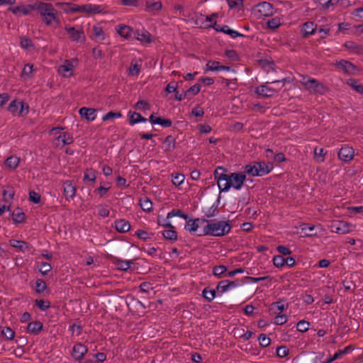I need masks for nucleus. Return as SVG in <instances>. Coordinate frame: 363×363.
I'll use <instances>...</instances> for the list:
<instances>
[{
  "mask_svg": "<svg viewBox=\"0 0 363 363\" xmlns=\"http://www.w3.org/2000/svg\"><path fill=\"white\" fill-rule=\"evenodd\" d=\"M29 201L34 203H39L40 202V195L34 191H30L29 192Z\"/></svg>",
  "mask_w": 363,
  "mask_h": 363,
  "instance_id": "nucleus-64",
  "label": "nucleus"
},
{
  "mask_svg": "<svg viewBox=\"0 0 363 363\" xmlns=\"http://www.w3.org/2000/svg\"><path fill=\"white\" fill-rule=\"evenodd\" d=\"M216 289H209L208 287L203 289L202 291L203 297L208 302L212 301L216 296Z\"/></svg>",
  "mask_w": 363,
  "mask_h": 363,
  "instance_id": "nucleus-37",
  "label": "nucleus"
},
{
  "mask_svg": "<svg viewBox=\"0 0 363 363\" xmlns=\"http://www.w3.org/2000/svg\"><path fill=\"white\" fill-rule=\"evenodd\" d=\"M267 25L270 29H277L281 25V19L279 17L272 18L267 21Z\"/></svg>",
  "mask_w": 363,
  "mask_h": 363,
  "instance_id": "nucleus-43",
  "label": "nucleus"
},
{
  "mask_svg": "<svg viewBox=\"0 0 363 363\" xmlns=\"http://www.w3.org/2000/svg\"><path fill=\"white\" fill-rule=\"evenodd\" d=\"M214 179L217 181L220 192H227L231 187L240 190L246 179V175L242 172L228 174V169L218 166L216 168Z\"/></svg>",
  "mask_w": 363,
  "mask_h": 363,
  "instance_id": "nucleus-1",
  "label": "nucleus"
},
{
  "mask_svg": "<svg viewBox=\"0 0 363 363\" xmlns=\"http://www.w3.org/2000/svg\"><path fill=\"white\" fill-rule=\"evenodd\" d=\"M115 228L119 233H126L130 230V225L125 219H118L115 221Z\"/></svg>",
  "mask_w": 363,
  "mask_h": 363,
  "instance_id": "nucleus-25",
  "label": "nucleus"
},
{
  "mask_svg": "<svg viewBox=\"0 0 363 363\" xmlns=\"http://www.w3.org/2000/svg\"><path fill=\"white\" fill-rule=\"evenodd\" d=\"M345 47L352 52L356 54H362L363 53V46L357 44L353 41H346L345 43Z\"/></svg>",
  "mask_w": 363,
  "mask_h": 363,
  "instance_id": "nucleus-30",
  "label": "nucleus"
},
{
  "mask_svg": "<svg viewBox=\"0 0 363 363\" xmlns=\"http://www.w3.org/2000/svg\"><path fill=\"white\" fill-rule=\"evenodd\" d=\"M57 141H61L62 145H69L73 142V138L69 133L66 132L60 133L57 138Z\"/></svg>",
  "mask_w": 363,
  "mask_h": 363,
  "instance_id": "nucleus-34",
  "label": "nucleus"
},
{
  "mask_svg": "<svg viewBox=\"0 0 363 363\" xmlns=\"http://www.w3.org/2000/svg\"><path fill=\"white\" fill-rule=\"evenodd\" d=\"M187 220L184 228L191 234L194 233L198 230L199 227V223H204L207 222V219L205 218L196 219H190L189 218Z\"/></svg>",
  "mask_w": 363,
  "mask_h": 363,
  "instance_id": "nucleus-15",
  "label": "nucleus"
},
{
  "mask_svg": "<svg viewBox=\"0 0 363 363\" xmlns=\"http://www.w3.org/2000/svg\"><path fill=\"white\" fill-rule=\"evenodd\" d=\"M164 144L165 145V151H172L175 148V138L172 135H168L165 138Z\"/></svg>",
  "mask_w": 363,
  "mask_h": 363,
  "instance_id": "nucleus-36",
  "label": "nucleus"
},
{
  "mask_svg": "<svg viewBox=\"0 0 363 363\" xmlns=\"http://www.w3.org/2000/svg\"><path fill=\"white\" fill-rule=\"evenodd\" d=\"M309 325L310 324L308 321L300 320L296 325V328L298 331L304 333L308 330Z\"/></svg>",
  "mask_w": 363,
  "mask_h": 363,
  "instance_id": "nucleus-59",
  "label": "nucleus"
},
{
  "mask_svg": "<svg viewBox=\"0 0 363 363\" xmlns=\"http://www.w3.org/2000/svg\"><path fill=\"white\" fill-rule=\"evenodd\" d=\"M35 303L42 311H45L50 307V301L43 299H36Z\"/></svg>",
  "mask_w": 363,
  "mask_h": 363,
  "instance_id": "nucleus-51",
  "label": "nucleus"
},
{
  "mask_svg": "<svg viewBox=\"0 0 363 363\" xmlns=\"http://www.w3.org/2000/svg\"><path fill=\"white\" fill-rule=\"evenodd\" d=\"M172 183L175 186L181 185L185 179V177L183 174L177 173L175 174H172Z\"/></svg>",
  "mask_w": 363,
  "mask_h": 363,
  "instance_id": "nucleus-55",
  "label": "nucleus"
},
{
  "mask_svg": "<svg viewBox=\"0 0 363 363\" xmlns=\"http://www.w3.org/2000/svg\"><path fill=\"white\" fill-rule=\"evenodd\" d=\"M270 82H267L257 86L255 89V93L263 98H270L274 96L275 94H277L281 91V88H275L268 86V84Z\"/></svg>",
  "mask_w": 363,
  "mask_h": 363,
  "instance_id": "nucleus-4",
  "label": "nucleus"
},
{
  "mask_svg": "<svg viewBox=\"0 0 363 363\" xmlns=\"http://www.w3.org/2000/svg\"><path fill=\"white\" fill-rule=\"evenodd\" d=\"M256 167L259 172V176H264L272 172L273 165L271 162H256Z\"/></svg>",
  "mask_w": 363,
  "mask_h": 363,
  "instance_id": "nucleus-21",
  "label": "nucleus"
},
{
  "mask_svg": "<svg viewBox=\"0 0 363 363\" xmlns=\"http://www.w3.org/2000/svg\"><path fill=\"white\" fill-rule=\"evenodd\" d=\"M9 242L11 247L18 249V251L22 252H29L32 248L29 243L23 240L13 239L10 240Z\"/></svg>",
  "mask_w": 363,
  "mask_h": 363,
  "instance_id": "nucleus-17",
  "label": "nucleus"
},
{
  "mask_svg": "<svg viewBox=\"0 0 363 363\" xmlns=\"http://www.w3.org/2000/svg\"><path fill=\"white\" fill-rule=\"evenodd\" d=\"M93 37L92 38L96 42H102L105 40V33L102 27L99 24H96L93 26Z\"/></svg>",
  "mask_w": 363,
  "mask_h": 363,
  "instance_id": "nucleus-23",
  "label": "nucleus"
},
{
  "mask_svg": "<svg viewBox=\"0 0 363 363\" xmlns=\"http://www.w3.org/2000/svg\"><path fill=\"white\" fill-rule=\"evenodd\" d=\"M74 65L72 62L66 60L62 65L59 67L58 72L64 77H71L73 75Z\"/></svg>",
  "mask_w": 363,
  "mask_h": 363,
  "instance_id": "nucleus-18",
  "label": "nucleus"
},
{
  "mask_svg": "<svg viewBox=\"0 0 363 363\" xmlns=\"http://www.w3.org/2000/svg\"><path fill=\"white\" fill-rule=\"evenodd\" d=\"M219 211L218 205L213 204L205 212V217L211 218L218 216Z\"/></svg>",
  "mask_w": 363,
  "mask_h": 363,
  "instance_id": "nucleus-48",
  "label": "nucleus"
},
{
  "mask_svg": "<svg viewBox=\"0 0 363 363\" xmlns=\"http://www.w3.org/2000/svg\"><path fill=\"white\" fill-rule=\"evenodd\" d=\"M326 152L324 151L323 148H318L316 147L314 149V157L317 160L318 162H323L325 160V155Z\"/></svg>",
  "mask_w": 363,
  "mask_h": 363,
  "instance_id": "nucleus-46",
  "label": "nucleus"
},
{
  "mask_svg": "<svg viewBox=\"0 0 363 363\" xmlns=\"http://www.w3.org/2000/svg\"><path fill=\"white\" fill-rule=\"evenodd\" d=\"M146 6H147V9L150 11H159L162 9V4L160 1H155V2H151V1H147L146 2Z\"/></svg>",
  "mask_w": 363,
  "mask_h": 363,
  "instance_id": "nucleus-56",
  "label": "nucleus"
},
{
  "mask_svg": "<svg viewBox=\"0 0 363 363\" xmlns=\"http://www.w3.org/2000/svg\"><path fill=\"white\" fill-rule=\"evenodd\" d=\"M257 12L262 16H271L274 14V8L272 4L266 1L259 3L257 5Z\"/></svg>",
  "mask_w": 363,
  "mask_h": 363,
  "instance_id": "nucleus-14",
  "label": "nucleus"
},
{
  "mask_svg": "<svg viewBox=\"0 0 363 363\" xmlns=\"http://www.w3.org/2000/svg\"><path fill=\"white\" fill-rule=\"evenodd\" d=\"M239 285L238 283L234 281H230L228 279L220 281L217 286L216 290L220 295L237 287Z\"/></svg>",
  "mask_w": 363,
  "mask_h": 363,
  "instance_id": "nucleus-13",
  "label": "nucleus"
},
{
  "mask_svg": "<svg viewBox=\"0 0 363 363\" xmlns=\"http://www.w3.org/2000/svg\"><path fill=\"white\" fill-rule=\"evenodd\" d=\"M259 345L262 347H266L269 345L271 342L270 338H269L265 334H260L258 337Z\"/></svg>",
  "mask_w": 363,
  "mask_h": 363,
  "instance_id": "nucleus-58",
  "label": "nucleus"
},
{
  "mask_svg": "<svg viewBox=\"0 0 363 363\" xmlns=\"http://www.w3.org/2000/svg\"><path fill=\"white\" fill-rule=\"evenodd\" d=\"M207 224L203 227V235L213 237H222L228 234L232 228L230 220H208ZM199 235H202L200 234Z\"/></svg>",
  "mask_w": 363,
  "mask_h": 363,
  "instance_id": "nucleus-2",
  "label": "nucleus"
},
{
  "mask_svg": "<svg viewBox=\"0 0 363 363\" xmlns=\"http://www.w3.org/2000/svg\"><path fill=\"white\" fill-rule=\"evenodd\" d=\"M88 348L81 342H77L72 347V357L77 361L83 359L87 353Z\"/></svg>",
  "mask_w": 363,
  "mask_h": 363,
  "instance_id": "nucleus-10",
  "label": "nucleus"
},
{
  "mask_svg": "<svg viewBox=\"0 0 363 363\" xmlns=\"http://www.w3.org/2000/svg\"><path fill=\"white\" fill-rule=\"evenodd\" d=\"M303 83L305 84V89L313 94H324L327 90V88L323 84L319 82L314 78L308 79L306 83Z\"/></svg>",
  "mask_w": 363,
  "mask_h": 363,
  "instance_id": "nucleus-5",
  "label": "nucleus"
},
{
  "mask_svg": "<svg viewBox=\"0 0 363 363\" xmlns=\"http://www.w3.org/2000/svg\"><path fill=\"white\" fill-rule=\"evenodd\" d=\"M22 48L28 49L33 47V43L30 38L22 37L20 42Z\"/></svg>",
  "mask_w": 363,
  "mask_h": 363,
  "instance_id": "nucleus-60",
  "label": "nucleus"
},
{
  "mask_svg": "<svg viewBox=\"0 0 363 363\" xmlns=\"http://www.w3.org/2000/svg\"><path fill=\"white\" fill-rule=\"evenodd\" d=\"M135 35L136 38L143 43H150L151 42V35L145 29L142 30H138Z\"/></svg>",
  "mask_w": 363,
  "mask_h": 363,
  "instance_id": "nucleus-28",
  "label": "nucleus"
},
{
  "mask_svg": "<svg viewBox=\"0 0 363 363\" xmlns=\"http://www.w3.org/2000/svg\"><path fill=\"white\" fill-rule=\"evenodd\" d=\"M20 163V157L12 155L8 157L5 161V165L11 169L17 168Z\"/></svg>",
  "mask_w": 363,
  "mask_h": 363,
  "instance_id": "nucleus-33",
  "label": "nucleus"
},
{
  "mask_svg": "<svg viewBox=\"0 0 363 363\" xmlns=\"http://www.w3.org/2000/svg\"><path fill=\"white\" fill-rule=\"evenodd\" d=\"M317 29V25L313 21H307L303 25L302 31L303 37L306 38L315 33Z\"/></svg>",
  "mask_w": 363,
  "mask_h": 363,
  "instance_id": "nucleus-26",
  "label": "nucleus"
},
{
  "mask_svg": "<svg viewBox=\"0 0 363 363\" xmlns=\"http://www.w3.org/2000/svg\"><path fill=\"white\" fill-rule=\"evenodd\" d=\"M245 172L252 177H260L259 172L256 167V162L253 164H250L244 167Z\"/></svg>",
  "mask_w": 363,
  "mask_h": 363,
  "instance_id": "nucleus-35",
  "label": "nucleus"
},
{
  "mask_svg": "<svg viewBox=\"0 0 363 363\" xmlns=\"http://www.w3.org/2000/svg\"><path fill=\"white\" fill-rule=\"evenodd\" d=\"M128 115L130 116L129 123L133 125L135 123H138L140 122H147V119L143 117L140 113L137 112L132 113L129 111Z\"/></svg>",
  "mask_w": 363,
  "mask_h": 363,
  "instance_id": "nucleus-29",
  "label": "nucleus"
},
{
  "mask_svg": "<svg viewBox=\"0 0 363 363\" xmlns=\"http://www.w3.org/2000/svg\"><path fill=\"white\" fill-rule=\"evenodd\" d=\"M47 289V284L45 281L38 279L35 283V290L37 294H41Z\"/></svg>",
  "mask_w": 363,
  "mask_h": 363,
  "instance_id": "nucleus-45",
  "label": "nucleus"
},
{
  "mask_svg": "<svg viewBox=\"0 0 363 363\" xmlns=\"http://www.w3.org/2000/svg\"><path fill=\"white\" fill-rule=\"evenodd\" d=\"M1 335L8 340H11L15 336V332L10 327H4L1 330Z\"/></svg>",
  "mask_w": 363,
  "mask_h": 363,
  "instance_id": "nucleus-42",
  "label": "nucleus"
},
{
  "mask_svg": "<svg viewBox=\"0 0 363 363\" xmlns=\"http://www.w3.org/2000/svg\"><path fill=\"white\" fill-rule=\"evenodd\" d=\"M52 269L51 265L48 262H40L39 272L43 275H47Z\"/></svg>",
  "mask_w": 363,
  "mask_h": 363,
  "instance_id": "nucleus-54",
  "label": "nucleus"
},
{
  "mask_svg": "<svg viewBox=\"0 0 363 363\" xmlns=\"http://www.w3.org/2000/svg\"><path fill=\"white\" fill-rule=\"evenodd\" d=\"M115 264L118 269L127 271L133 264V262L131 260L117 259Z\"/></svg>",
  "mask_w": 363,
  "mask_h": 363,
  "instance_id": "nucleus-39",
  "label": "nucleus"
},
{
  "mask_svg": "<svg viewBox=\"0 0 363 363\" xmlns=\"http://www.w3.org/2000/svg\"><path fill=\"white\" fill-rule=\"evenodd\" d=\"M337 155L340 160L348 162L353 159L354 151L352 147L345 145L340 149Z\"/></svg>",
  "mask_w": 363,
  "mask_h": 363,
  "instance_id": "nucleus-11",
  "label": "nucleus"
},
{
  "mask_svg": "<svg viewBox=\"0 0 363 363\" xmlns=\"http://www.w3.org/2000/svg\"><path fill=\"white\" fill-rule=\"evenodd\" d=\"M149 121L152 124H158L165 128L172 126V122L170 119L162 118L160 117H156L154 114L150 116Z\"/></svg>",
  "mask_w": 363,
  "mask_h": 363,
  "instance_id": "nucleus-24",
  "label": "nucleus"
},
{
  "mask_svg": "<svg viewBox=\"0 0 363 363\" xmlns=\"http://www.w3.org/2000/svg\"><path fill=\"white\" fill-rule=\"evenodd\" d=\"M79 113L82 118H85L87 121H93L96 117V109L91 108L82 107L79 109Z\"/></svg>",
  "mask_w": 363,
  "mask_h": 363,
  "instance_id": "nucleus-19",
  "label": "nucleus"
},
{
  "mask_svg": "<svg viewBox=\"0 0 363 363\" xmlns=\"http://www.w3.org/2000/svg\"><path fill=\"white\" fill-rule=\"evenodd\" d=\"M335 65L337 68L348 74L354 75L359 71V69L356 65L345 60H341L340 61L336 62Z\"/></svg>",
  "mask_w": 363,
  "mask_h": 363,
  "instance_id": "nucleus-9",
  "label": "nucleus"
},
{
  "mask_svg": "<svg viewBox=\"0 0 363 363\" xmlns=\"http://www.w3.org/2000/svg\"><path fill=\"white\" fill-rule=\"evenodd\" d=\"M65 30L67 32L69 38L72 41L79 43L84 42L86 39L84 33L82 28L77 29L70 25H66Z\"/></svg>",
  "mask_w": 363,
  "mask_h": 363,
  "instance_id": "nucleus-7",
  "label": "nucleus"
},
{
  "mask_svg": "<svg viewBox=\"0 0 363 363\" xmlns=\"http://www.w3.org/2000/svg\"><path fill=\"white\" fill-rule=\"evenodd\" d=\"M8 110L13 115L25 116L28 113V106L22 101L13 100L9 105Z\"/></svg>",
  "mask_w": 363,
  "mask_h": 363,
  "instance_id": "nucleus-6",
  "label": "nucleus"
},
{
  "mask_svg": "<svg viewBox=\"0 0 363 363\" xmlns=\"http://www.w3.org/2000/svg\"><path fill=\"white\" fill-rule=\"evenodd\" d=\"M72 12H86L98 13L101 11L100 6L91 4H86L82 6H76L71 9Z\"/></svg>",
  "mask_w": 363,
  "mask_h": 363,
  "instance_id": "nucleus-16",
  "label": "nucleus"
},
{
  "mask_svg": "<svg viewBox=\"0 0 363 363\" xmlns=\"http://www.w3.org/2000/svg\"><path fill=\"white\" fill-rule=\"evenodd\" d=\"M347 84L352 87L357 93L363 94V85L354 79H350Z\"/></svg>",
  "mask_w": 363,
  "mask_h": 363,
  "instance_id": "nucleus-40",
  "label": "nucleus"
},
{
  "mask_svg": "<svg viewBox=\"0 0 363 363\" xmlns=\"http://www.w3.org/2000/svg\"><path fill=\"white\" fill-rule=\"evenodd\" d=\"M35 5H23L18 6L13 8H10L9 11H11L14 14H17L18 13H21L22 14L26 16L30 13V12L35 9Z\"/></svg>",
  "mask_w": 363,
  "mask_h": 363,
  "instance_id": "nucleus-22",
  "label": "nucleus"
},
{
  "mask_svg": "<svg viewBox=\"0 0 363 363\" xmlns=\"http://www.w3.org/2000/svg\"><path fill=\"white\" fill-rule=\"evenodd\" d=\"M35 9L40 14L42 21L46 26H50L53 22L57 24L60 23L57 11L52 4L40 2L35 4Z\"/></svg>",
  "mask_w": 363,
  "mask_h": 363,
  "instance_id": "nucleus-3",
  "label": "nucleus"
},
{
  "mask_svg": "<svg viewBox=\"0 0 363 363\" xmlns=\"http://www.w3.org/2000/svg\"><path fill=\"white\" fill-rule=\"evenodd\" d=\"M140 68L141 64H139L138 62L134 63L133 62H132L128 69L129 74H130L131 76L138 75L140 72Z\"/></svg>",
  "mask_w": 363,
  "mask_h": 363,
  "instance_id": "nucleus-50",
  "label": "nucleus"
},
{
  "mask_svg": "<svg viewBox=\"0 0 363 363\" xmlns=\"http://www.w3.org/2000/svg\"><path fill=\"white\" fill-rule=\"evenodd\" d=\"M12 219L16 223H22L25 220V214L22 211L12 213Z\"/></svg>",
  "mask_w": 363,
  "mask_h": 363,
  "instance_id": "nucleus-53",
  "label": "nucleus"
},
{
  "mask_svg": "<svg viewBox=\"0 0 363 363\" xmlns=\"http://www.w3.org/2000/svg\"><path fill=\"white\" fill-rule=\"evenodd\" d=\"M63 194L67 200L73 199L76 194V185L73 181L66 180L63 182Z\"/></svg>",
  "mask_w": 363,
  "mask_h": 363,
  "instance_id": "nucleus-12",
  "label": "nucleus"
},
{
  "mask_svg": "<svg viewBox=\"0 0 363 363\" xmlns=\"http://www.w3.org/2000/svg\"><path fill=\"white\" fill-rule=\"evenodd\" d=\"M33 65L26 64L22 71V77L24 79H30L33 77Z\"/></svg>",
  "mask_w": 363,
  "mask_h": 363,
  "instance_id": "nucleus-41",
  "label": "nucleus"
},
{
  "mask_svg": "<svg viewBox=\"0 0 363 363\" xmlns=\"http://www.w3.org/2000/svg\"><path fill=\"white\" fill-rule=\"evenodd\" d=\"M257 62L259 65L264 69L267 72L270 70H274V63L271 59H268L267 57L261 58L258 60Z\"/></svg>",
  "mask_w": 363,
  "mask_h": 363,
  "instance_id": "nucleus-31",
  "label": "nucleus"
},
{
  "mask_svg": "<svg viewBox=\"0 0 363 363\" xmlns=\"http://www.w3.org/2000/svg\"><path fill=\"white\" fill-rule=\"evenodd\" d=\"M96 179V172L92 169H86L83 180L84 182H94Z\"/></svg>",
  "mask_w": 363,
  "mask_h": 363,
  "instance_id": "nucleus-47",
  "label": "nucleus"
},
{
  "mask_svg": "<svg viewBox=\"0 0 363 363\" xmlns=\"http://www.w3.org/2000/svg\"><path fill=\"white\" fill-rule=\"evenodd\" d=\"M116 30L118 35L125 39L130 38L132 33L133 32L132 28L125 25H118Z\"/></svg>",
  "mask_w": 363,
  "mask_h": 363,
  "instance_id": "nucleus-27",
  "label": "nucleus"
},
{
  "mask_svg": "<svg viewBox=\"0 0 363 363\" xmlns=\"http://www.w3.org/2000/svg\"><path fill=\"white\" fill-rule=\"evenodd\" d=\"M135 235L143 240H150L151 239V236L153 235V233H147V231L145 230H138L136 232H135Z\"/></svg>",
  "mask_w": 363,
  "mask_h": 363,
  "instance_id": "nucleus-52",
  "label": "nucleus"
},
{
  "mask_svg": "<svg viewBox=\"0 0 363 363\" xmlns=\"http://www.w3.org/2000/svg\"><path fill=\"white\" fill-rule=\"evenodd\" d=\"M201 86L199 84H196L191 86L189 89L186 91V96L191 94L193 96L196 95L201 91Z\"/></svg>",
  "mask_w": 363,
  "mask_h": 363,
  "instance_id": "nucleus-62",
  "label": "nucleus"
},
{
  "mask_svg": "<svg viewBox=\"0 0 363 363\" xmlns=\"http://www.w3.org/2000/svg\"><path fill=\"white\" fill-rule=\"evenodd\" d=\"M174 216H178L184 220L189 219V216L179 209H173L167 213V218H172Z\"/></svg>",
  "mask_w": 363,
  "mask_h": 363,
  "instance_id": "nucleus-44",
  "label": "nucleus"
},
{
  "mask_svg": "<svg viewBox=\"0 0 363 363\" xmlns=\"http://www.w3.org/2000/svg\"><path fill=\"white\" fill-rule=\"evenodd\" d=\"M43 325L39 321H32L30 322L26 327V332L28 333L38 335L43 330Z\"/></svg>",
  "mask_w": 363,
  "mask_h": 363,
  "instance_id": "nucleus-20",
  "label": "nucleus"
},
{
  "mask_svg": "<svg viewBox=\"0 0 363 363\" xmlns=\"http://www.w3.org/2000/svg\"><path fill=\"white\" fill-rule=\"evenodd\" d=\"M227 272V267L224 265L216 266L213 269V274L218 278H221Z\"/></svg>",
  "mask_w": 363,
  "mask_h": 363,
  "instance_id": "nucleus-49",
  "label": "nucleus"
},
{
  "mask_svg": "<svg viewBox=\"0 0 363 363\" xmlns=\"http://www.w3.org/2000/svg\"><path fill=\"white\" fill-rule=\"evenodd\" d=\"M140 205L144 211L150 212L152 210V202L147 197L140 199Z\"/></svg>",
  "mask_w": 363,
  "mask_h": 363,
  "instance_id": "nucleus-38",
  "label": "nucleus"
},
{
  "mask_svg": "<svg viewBox=\"0 0 363 363\" xmlns=\"http://www.w3.org/2000/svg\"><path fill=\"white\" fill-rule=\"evenodd\" d=\"M122 117V114L121 112H113V111H110V112H108L106 114H105L103 117H102V120L104 121H108V120H110V119H113V118H121Z\"/></svg>",
  "mask_w": 363,
  "mask_h": 363,
  "instance_id": "nucleus-57",
  "label": "nucleus"
},
{
  "mask_svg": "<svg viewBox=\"0 0 363 363\" xmlns=\"http://www.w3.org/2000/svg\"><path fill=\"white\" fill-rule=\"evenodd\" d=\"M162 236L170 241L171 242H174L177 240L178 235L174 228H169L168 230H164L162 232Z\"/></svg>",
  "mask_w": 363,
  "mask_h": 363,
  "instance_id": "nucleus-32",
  "label": "nucleus"
},
{
  "mask_svg": "<svg viewBox=\"0 0 363 363\" xmlns=\"http://www.w3.org/2000/svg\"><path fill=\"white\" fill-rule=\"evenodd\" d=\"M284 257L281 255H276L273 257V264L276 267H284Z\"/></svg>",
  "mask_w": 363,
  "mask_h": 363,
  "instance_id": "nucleus-63",
  "label": "nucleus"
},
{
  "mask_svg": "<svg viewBox=\"0 0 363 363\" xmlns=\"http://www.w3.org/2000/svg\"><path fill=\"white\" fill-rule=\"evenodd\" d=\"M330 231L340 235H344L350 233V229L349 224L343 220H333L328 226Z\"/></svg>",
  "mask_w": 363,
  "mask_h": 363,
  "instance_id": "nucleus-8",
  "label": "nucleus"
},
{
  "mask_svg": "<svg viewBox=\"0 0 363 363\" xmlns=\"http://www.w3.org/2000/svg\"><path fill=\"white\" fill-rule=\"evenodd\" d=\"M110 211L107 206L101 205L98 206V214L103 217L106 218L109 216Z\"/></svg>",
  "mask_w": 363,
  "mask_h": 363,
  "instance_id": "nucleus-61",
  "label": "nucleus"
}]
</instances>
